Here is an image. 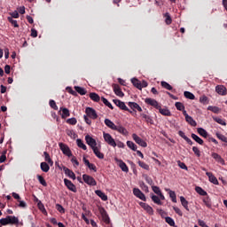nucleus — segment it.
<instances>
[{"label": "nucleus", "instance_id": "13d9d810", "mask_svg": "<svg viewBox=\"0 0 227 227\" xmlns=\"http://www.w3.org/2000/svg\"><path fill=\"white\" fill-rule=\"evenodd\" d=\"M49 104L51 109H54V111H58V105H56V101L51 99Z\"/></svg>", "mask_w": 227, "mask_h": 227}, {"label": "nucleus", "instance_id": "6e6d98bb", "mask_svg": "<svg viewBox=\"0 0 227 227\" xmlns=\"http://www.w3.org/2000/svg\"><path fill=\"white\" fill-rule=\"evenodd\" d=\"M165 221L168 224H169V226H175V220H173V218L167 216Z\"/></svg>", "mask_w": 227, "mask_h": 227}, {"label": "nucleus", "instance_id": "680f3d73", "mask_svg": "<svg viewBox=\"0 0 227 227\" xmlns=\"http://www.w3.org/2000/svg\"><path fill=\"white\" fill-rule=\"evenodd\" d=\"M145 180L149 185H153V180L152 179V177L148 176V175L145 176Z\"/></svg>", "mask_w": 227, "mask_h": 227}, {"label": "nucleus", "instance_id": "774afa93", "mask_svg": "<svg viewBox=\"0 0 227 227\" xmlns=\"http://www.w3.org/2000/svg\"><path fill=\"white\" fill-rule=\"evenodd\" d=\"M173 210H174V212H176V214H177V215H180V217H182V215H184V213H182V210H180L178 207H174Z\"/></svg>", "mask_w": 227, "mask_h": 227}, {"label": "nucleus", "instance_id": "7ed1b4c3", "mask_svg": "<svg viewBox=\"0 0 227 227\" xmlns=\"http://www.w3.org/2000/svg\"><path fill=\"white\" fill-rule=\"evenodd\" d=\"M82 180L87 184V185H91V186L97 185V181L95 180V178H93V176L88 174L82 175Z\"/></svg>", "mask_w": 227, "mask_h": 227}, {"label": "nucleus", "instance_id": "c85d7f7f", "mask_svg": "<svg viewBox=\"0 0 227 227\" xmlns=\"http://www.w3.org/2000/svg\"><path fill=\"white\" fill-rule=\"evenodd\" d=\"M203 203L207 208H212V200H210V197L206 195V197L203 198Z\"/></svg>", "mask_w": 227, "mask_h": 227}, {"label": "nucleus", "instance_id": "c756f323", "mask_svg": "<svg viewBox=\"0 0 227 227\" xmlns=\"http://www.w3.org/2000/svg\"><path fill=\"white\" fill-rule=\"evenodd\" d=\"M141 116L146 121V123H150V125H153V119H152L150 115H147L146 114H142Z\"/></svg>", "mask_w": 227, "mask_h": 227}, {"label": "nucleus", "instance_id": "39448f33", "mask_svg": "<svg viewBox=\"0 0 227 227\" xmlns=\"http://www.w3.org/2000/svg\"><path fill=\"white\" fill-rule=\"evenodd\" d=\"M113 102L114 104H115V106H117V107H120L122 111H128V113L132 114V111H130V109L127 107V106L125 105V102L120 99H113Z\"/></svg>", "mask_w": 227, "mask_h": 227}, {"label": "nucleus", "instance_id": "ddd939ff", "mask_svg": "<svg viewBox=\"0 0 227 227\" xmlns=\"http://www.w3.org/2000/svg\"><path fill=\"white\" fill-rule=\"evenodd\" d=\"M139 205L149 215H153V207L145 202H139Z\"/></svg>", "mask_w": 227, "mask_h": 227}, {"label": "nucleus", "instance_id": "37998d69", "mask_svg": "<svg viewBox=\"0 0 227 227\" xmlns=\"http://www.w3.org/2000/svg\"><path fill=\"white\" fill-rule=\"evenodd\" d=\"M192 139L196 141V143H198L199 145H203V139H201L200 137H198V135L194 133L192 134Z\"/></svg>", "mask_w": 227, "mask_h": 227}, {"label": "nucleus", "instance_id": "69168bd1", "mask_svg": "<svg viewBox=\"0 0 227 227\" xmlns=\"http://www.w3.org/2000/svg\"><path fill=\"white\" fill-rule=\"evenodd\" d=\"M9 15H11V18L12 19H19L20 15H19V12L14 11L13 12H10Z\"/></svg>", "mask_w": 227, "mask_h": 227}, {"label": "nucleus", "instance_id": "79ce46f5", "mask_svg": "<svg viewBox=\"0 0 227 227\" xmlns=\"http://www.w3.org/2000/svg\"><path fill=\"white\" fill-rule=\"evenodd\" d=\"M74 90L79 95H86L87 91L82 87L74 86Z\"/></svg>", "mask_w": 227, "mask_h": 227}, {"label": "nucleus", "instance_id": "b1692460", "mask_svg": "<svg viewBox=\"0 0 227 227\" xmlns=\"http://www.w3.org/2000/svg\"><path fill=\"white\" fill-rule=\"evenodd\" d=\"M114 130H116L117 132L122 134L123 136H127V134H129L127 129H125L123 126H115V129Z\"/></svg>", "mask_w": 227, "mask_h": 227}, {"label": "nucleus", "instance_id": "e433bc0d", "mask_svg": "<svg viewBox=\"0 0 227 227\" xmlns=\"http://www.w3.org/2000/svg\"><path fill=\"white\" fill-rule=\"evenodd\" d=\"M60 111H62V118H68V116H70V110H68V108H60Z\"/></svg>", "mask_w": 227, "mask_h": 227}, {"label": "nucleus", "instance_id": "0e129e2a", "mask_svg": "<svg viewBox=\"0 0 227 227\" xmlns=\"http://www.w3.org/2000/svg\"><path fill=\"white\" fill-rule=\"evenodd\" d=\"M18 207L20 208H26L27 207V204L24 200H18Z\"/></svg>", "mask_w": 227, "mask_h": 227}, {"label": "nucleus", "instance_id": "7c9ffc66", "mask_svg": "<svg viewBox=\"0 0 227 227\" xmlns=\"http://www.w3.org/2000/svg\"><path fill=\"white\" fill-rule=\"evenodd\" d=\"M41 169L43 173H49L51 167L47 162H41Z\"/></svg>", "mask_w": 227, "mask_h": 227}, {"label": "nucleus", "instance_id": "1a4fd4ad", "mask_svg": "<svg viewBox=\"0 0 227 227\" xmlns=\"http://www.w3.org/2000/svg\"><path fill=\"white\" fill-rule=\"evenodd\" d=\"M100 215L102 217V221L106 223V224H111V218H109V215H107V211H106V209L104 207H102L100 210Z\"/></svg>", "mask_w": 227, "mask_h": 227}, {"label": "nucleus", "instance_id": "4be33fe9", "mask_svg": "<svg viewBox=\"0 0 227 227\" xmlns=\"http://www.w3.org/2000/svg\"><path fill=\"white\" fill-rule=\"evenodd\" d=\"M131 82H132L133 86H135V88H137V90H143V85L141 83V81H139L138 79L132 78Z\"/></svg>", "mask_w": 227, "mask_h": 227}, {"label": "nucleus", "instance_id": "6e6552de", "mask_svg": "<svg viewBox=\"0 0 227 227\" xmlns=\"http://www.w3.org/2000/svg\"><path fill=\"white\" fill-rule=\"evenodd\" d=\"M145 102L147 104V106H152V107H155V109H160V105L159 102L152 98H146Z\"/></svg>", "mask_w": 227, "mask_h": 227}, {"label": "nucleus", "instance_id": "dca6fc26", "mask_svg": "<svg viewBox=\"0 0 227 227\" xmlns=\"http://www.w3.org/2000/svg\"><path fill=\"white\" fill-rule=\"evenodd\" d=\"M63 171L65 175H67V176H69V178L75 180V173H74V171H72L70 168L63 167Z\"/></svg>", "mask_w": 227, "mask_h": 227}, {"label": "nucleus", "instance_id": "9d476101", "mask_svg": "<svg viewBox=\"0 0 227 227\" xmlns=\"http://www.w3.org/2000/svg\"><path fill=\"white\" fill-rule=\"evenodd\" d=\"M85 141L89 146H90L91 150L97 148V140L91 137L90 135L85 136Z\"/></svg>", "mask_w": 227, "mask_h": 227}, {"label": "nucleus", "instance_id": "3c124183", "mask_svg": "<svg viewBox=\"0 0 227 227\" xmlns=\"http://www.w3.org/2000/svg\"><path fill=\"white\" fill-rule=\"evenodd\" d=\"M175 106L177 111H184V109H185V106H184L182 102H176Z\"/></svg>", "mask_w": 227, "mask_h": 227}, {"label": "nucleus", "instance_id": "393cba45", "mask_svg": "<svg viewBox=\"0 0 227 227\" xmlns=\"http://www.w3.org/2000/svg\"><path fill=\"white\" fill-rule=\"evenodd\" d=\"M180 201H181V205L184 207V208H185V210H187V212H189V201H187V200H185V197L181 196Z\"/></svg>", "mask_w": 227, "mask_h": 227}, {"label": "nucleus", "instance_id": "cd10ccee", "mask_svg": "<svg viewBox=\"0 0 227 227\" xmlns=\"http://www.w3.org/2000/svg\"><path fill=\"white\" fill-rule=\"evenodd\" d=\"M89 97L90 100H93V102H100V96L95 92H90Z\"/></svg>", "mask_w": 227, "mask_h": 227}, {"label": "nucleus", "instance_id": "c03bdc74", "mask_svg": "<svg viewBox=\"0 0 227 227\" xmlns=\"http://www.w3.org/2000/svg\"><path fill=\"white\" fill-rule=\"evenodd\" d=\"M43 155H44V160H46V162H48V164H51L52 166V164H54V162L52 161V159H51V155H49V153L44 152Z\"/></svg>", "mask_w": 227, "mask_h": 227}, {"label": "nucleus", "instance_id": "f704fd0d", "mask_svg": "<svg viewBox=\"0 0 227 227\" xmlns=\"http://www.w3.org/2000/svg\"><path fill=\"white\" fill-rule=\"evenodd\" d=\"M197 132L198 134H200V136H201L202 137H208V132H207L205 130V129L203 128H199L197 129Z\"/></svg>", "mask_w": 227, "mask_h": 227}, {"label": "nucleus", "instance_id": "20e7f679", "mask_svg": "<svg viewBox=\"0 0 227 227\" xmlns=\"http://www.w3.org/2000/svg\"><path fill=\"white\" fill-rule=\"evenodd\" d=\"M59 146L64 155H67V157H72V151L70 150V147H68V145L63 143H59Z\"/></svg>", "mask_w": 227, "mask_h": 227}, {"label": "nucleus", "instance_id": "58836bf2", "mask_svg": "<svg viewBox=\"0 0 227 227\" xmlns=\"http://www.w3.org/2000/svg\"><path fill=\"white\" fill-rule=\"evenodd\" d=\"M185 120H186L187 123H189V125H191L192 127H196V125H198L196 121H194V119H192L191 117V115L187 116V118Z\"/></svg>", "mask_w": 227, "mask_h": 227}, {"label": "nucleus", "instance_id": "4c0bfd02", "mask_svg": "<svg viewBox=\"0 0 227 227\" xmlns=\"http://www.w3.org/2000/svg\"><path fill=\"white\" fill-rule=\"evenodd\" d=\"M164 18H165V22L167 26H169L171 22H173V20L171 19V15L169 14V12H166L164 14Z\"/></svg>", "mask_w": 227, "mask_h": 227}, {"label": "nucleus", "instance_id": "49530a36", "mask_svg": "<svg viewBox=\"0 0 227 227\" xmlns=\"http://www.w3.org/2000/svg\"><path fill=\"white\" fill-rule=\"evenodd\" d=\"M160 84H161L162 88H164L165 90H168V91L173 90V86H171L167 82H161Z\"/></svg>", "mask_w": 227, "mask_h": 227}, {"label": "nucleus", "instance_id": "aec40b11", "mask_svg": "<svg viewBox=\"0 0 227 227\" xmlns=\"http://www.w3.org/2000/svg\"><path fill=\"white\" fill-rule=\"evenodd\" d=\"M128 106H129V107H130V109H133V111H134V109H137V111H138V113L143 112V108H141L139 106V105L136 102H129Z\"/></svg>", "mask_w": 227, "mask_h": 227}, {"label": "nucleus", "instance_id": "ea45409f", "mask_svg": "<svg viewBox=\"0 0 227 227\" xmlns=\"http://www.w3.org/2000/svg\"><path fill=\"white\" fill-rule=\"evenodd\" d=\"M76 144L78 148H82V150H88V147L86 145H84V142H82L80 138L76 140Z\"/></svg>", "mask_w": 227, "mask_h": 227}, {"label": "nucleus", "instance_id": "f3484780", "mask_svg": "<svg viewBox=\"0 0 227 227\" xmlns=\"http://www.w3.org/2000/svg\"><path fill=\"white\" fill-rule=\"evenodd\" d=\"M215 91L216 93H218V95H222V96H224L226 95V87H224V85H217L215 87Z\"/></svg>", "mask_w": 227, "mask_h": 227}, {"label": "nucleus", "instance_id": "4d7b16f0", "mask_svg": "<svg viewBox=\"0 0 227 227\" xmlns=\"http://www.w3.org/2000/svg\"><path fill=\"white\" fill-rule=\"evenodd\" d=\"M67 123H68L69 125H77V119H75L74 117L67 119Z\"/></svg>", "mask_w": 227, "mask_h": 227}, {"label": "nucleus", "instance_id": "052dcab7", "mask_svg": "<svg viewBox=\"0 0 227 227\" xmlns=\"http://www.w3.org/2000/svg\"><path fill=\"white\" fill-rule=\"evenodd\" d=\"M56 209L60 214H65V207H63V206H61V204H56Z\"/></svg>", "mask_w": 227, "mask_h": 227}, {"label": "nucleus", "instance_id": "e2e57ef3", "mask_svg": "<svg viewBox=\"0 0 227 227\" xmlns=\"http://www.w3.org/2000/svg\"><path fill=\"white\" fill-rule=\"evenodd\" d=\"M152 190L155 194H157V196H159V194L162 192H160V188H159V186H152Z\"/></svg>", "mask_w": 227, "mask_h": 227}, {"label": "nucleus", "instance_id": "bb28decb", "mask_svg": "<svg viewBox=\"0 0 227 227\" xmlns=\"http://www.w3.org/2000/svg\"><path fill=\"white\" fill-rule=\"evenodd\" d=\"M105 125H106V127H108V129H111L112 130H114L116 129L114 122H113L109 119H105Z\"/></svg>", "mask_w": 227, "mask_h": 227}, {"label": "nucleus", "instance_id": "a19ab883", "mask_svg": "<svg viewBox=\"0 0 227 227\" xmlns=\"http://www.w3.org/2000/svg\"><path fill=\"white\" fill-rule=\"evenodd\" d=\"M196 192H198V194H200V196H207V193L205 190H203V188L197 186L195 188Z\"/></svg>", "mask_w": 227, "mask_h": 227}, {"label": "nucleus", "instance_id": "4468645a", "mask_svg": "<svg viewBox=\"0 0 227 227\" xmlns=\"http://www.w3.org/2000/svg\"><path fill=\"white\" fill-rule=\"evenodd\" d=\"M206 175L211 184H214V185H219V181L217 180V177H215V176H214L212 172H206Z\"/></svg>", "mask_w": 227, "mask_h": 227}, {"label": "nucleus", "instance_id": "5701e85b", "mask_svg": "<svg viewBox=\"0 0 227 227\" xmlns=\"http://www.w3.org/2000/svg\"><path fill=\"white\" fill-rule=\"evenodd\" d=\"M158 111L160 114H162L163 116H171V111H169V109L168 108H162L160 106V108H158Z\"/></svg>", "mask_w": 227, "mask_h": 227}, {"label": "nucleus", "instance_id": "a878e982", "mask_svg": "<svg viewBox=\"0 0 227 227\" xmlns=\"http://www.w3.org/2000/svg\"><path fill=\"white\" fill-rule=\"evenodd\" d=\"M95 194H97V196H98V198H101V200L103 201H107V195H106V193H104L102 191L96 190Z\"/></svg>", "mask_w": 227, "mask_h": 227}, {"label": "nucleus", "instance_id": "423d86ee", "mask_svg": "<svg viewBox=\"0 0 227 227\" xmlns=\"http://www.w3.org/2000/svg\"><path fill=\"white\" fill-rule=\"evenodd\" d=\"M132 139L135 140V143H137V145L142 146V148H146V146H148V144H146V142L143 140L141 137H139V136H137V134L136 133L132 135Z\"/></svg>", "mask_w": 227, "mask_h": 227}, {"label": "nucleus", "instance_id": "0eeeda50", "mask_svg": "<svg viewBox=\"0 0 227 227\" xmlns=\"http://www.w3.org/2000/svg\"><path fill=\"white\" fill-rule=\"evenodd\" d=\"M85 113L87 116L91 120H97V118H98V114H97V111L91 107H87L85 109Z\"/></svg>", "mask_w": 227, "mask_h": 227}, {"label": "nucleus", "instance_id": "72a5a7b5", "mask_svg": "<svg viewBox=\"0 0 227 227\" xmlns=\"http://www.w3.org/2000/svg\"><path fill=\"white\" fill-rule=\"evenodd\" d=\"M151 200L155 203L156 205H162V201H160V199L157 195H151Z\"/></svg>", "mask_w": 227, "mask_h": 227}, {"label": "nucleus", "instance_id": "2f4dec72", "mask_svg": "<svg viewBox=\"0 0 227 227\" xmlns=\"http://www.w3.org/2000/svg\"><path fill=\"white\" fill-rule=\"evenodd\" d=\"M127 146L130 148L133 152H137V145L132 141H127Z\"/></svg>", "mask_w": 227, "mask_h": 227}, {"label": "nucleus", "instance_id": "2eb2a0df", "mask_svg": "<svg viewBox=\"0 0 227 227\" xmlns=\"http://www.w3.org/2000/svg\"><path fill=\"white\" fill-rule=\"evenodd\" d=\"M211 157L216 160V162H219V164H222L224 166V159L221 157L217 153H212Z\"/></svg>", "mask_w": 227, "mask_h": 227}, {"label": "nucleus", "instance_id": "bf43d9fd", "mask_svg": "<svg viewBox=\"0 0 227 227\" xmlns=\"http://www.w3.org/2000/svg\"><path fill=\"white\" fill-rule=\"evenodd\" d=\"M192 152L194 153V154L197 157H201V152L200 151V149L197 146L192 147Z\"/></svg>", "mask_w": 227, "mask_h": 227}, {"label": "nucleus", "instance_id": "603ef678", "mask_svg": "<svg viewBox=\"0 0 227 227\" xmlns=\"http://www.w3.org/2000/svg\"><path fill=\"white\" fill-rule=\"evenodd\" d=\"M7 20L12 24V26H13V27H19V23L17 22V20L12 19V17H8Z\"/></svg>", "mask_w": 227, "mask_h": 227}, {"label": "nucleus", "instance_id": "de8ad7c7", "mask_svg": "<svg viewBox=\"0 0 227 227\" xmlns=\"http://www.w3.org/2000/svg\"><path fill=\"white\" fill-rule=\"evenodd\" d=\"M184 95L185 97V98H189V100H194V98H196V97L194 96V94H192L190 91H184Z\"/></svg>", "mask_w": 227, "mask_h": 227}, {"label": "nucleus", "instance_id": "c9c22d12", "mask_svg": "<svg viewBox=\"0 0 227 227\" xmlns=\"http://www.w3.org/2000/svg\"><path fill=\"white\" fill-rule=\"evenodd\" d=\"M207 111H211L212 113H215V114H219V113H221V108H219L218 106H209L207 107Z\"/></svg>", "mask_w": 227, "mask_h": 227}, {"label": "nucleus", "instance_id": "09e8293b", "mask_svg": "<svg viewBox=\"0 0 227 227\" xmlns=\"http://www.w3.org/2000/svg\"><path fill=\"white\" fill-rule=\"evenodd\" d=\"M37 180L39 181V183L41 184V185H43V187H47V182L45 181V179L43 178V176L37 175Z\"/></svg>", "mask_w": 227, "mask_h": 227}, {"label": "nucleus", "instance_id": "6ab92c4d", "mask_svg": "<svg viewBox=\"0 0 227 227\" xmlns=\"http://www.w3.org/2000/svg\"><path fill=\"white\" fill-rule=\"evenodd\" d=\"M116 161L119 162V167L121 168V171L124 173H129V167L123 160H116Z\"/></svg>", "mask_w": 227, "mask_h": 227}, {"label": "nucleus", "instance_id": "8fccbe9b", "mask_svg": "<svg viewBox=\"0 0 227 227\" xmlns=\"http://www.w3.org/2000/svg\"><path fill=\"white\" fill-rule=\"evenodd\" d=\"M101 100H102L103 104H105V106H106V107H109V109H114V107H113V105L106 98L102 97Z\"/></svg>", "mask_w": 227, "mask_h": 227}, {"label": "nucleus", "instance_id": "9b49d317", "mask_svg": "<svg viewBox=\"0 0 227 227\" xmlns=\"http://www.w3.org/2000/svg\"><path fill=\"white\" fill-rule=\"evenodd\" d=\"M133 194L136 196V198H138L142 201H146V196H145V193H143L139 188H134Z\"/></svg>", "mask_w": 227, "mask_h": 227}, {"label": "nucleus", "instance_id": "a18cd8bd", "mask_svg": "<svg viewBox=\"0 0 227 227\" xmlns=\"http://www.w3.org/2000/svg\"><path fill=\"white\" fill-rule=\"evenodd\" d=\"M214 121H216V123H219V125H223V127H226V121L219 117H213Z\"/></svg>", "mask_w": 227, "mask_h": 227}, {"label": "nucleus", "instance_id": "864d4df0", "mask_svg": "<svg viewBox=\"0 0 227 227\" xmlns=\"http://www.w3.org/2000/svg\"><path fill=\"white\" fill-rule=\"evenodd\" d=\"M216 137L220 139V141H223V143H227V137L226 136L221 134V133H216Z\"/></svg>", "mask_w": 227, "mask_h": 227}, {"label": "nucleus", "instance_id": "412c9836", "mask_svg": "<svg viewBox=\"0 0 227 227\" xmlns=\"http://www.w3.org/2000/svg\"><path fill=\"white\" fill-rule=\"evenodd\" d=\"M92 152L94 153V155H96V157H98V159H104V153L100 152V149L98 148V146L94 147L92 149Z\"/></svg>", "mask_w": 227, "mask_h": 227}, {"label": "nucleus", "instance_id": "f257e3e1", "mask_svg": "<svg viewBox=\"0 0 227 227\" xmlns=\"http://www.w3.org/2000/svg\"><path fill=\"white\" fill-rule=\"evenodd\" d=\"M0 224L1 226H8V224L17 225L19 224V217L15 215H7L5 218L0 219Z\"/></svg>", "mask_w": 227, "mask_h": 227}, {"label": "nucleus", "instance_id": "473e14b6", "mask_svg": "<svg viewBox=\"0 0 227 227\" xmlns=\"http://www.w3.org/2000/svg\"><path fill=\"white\" fill-rule=\"evenodd\" d=\"M137 164L142 169H145L146 171H150V166L146 164L145 161L138 160Z\"/></svg>", "mask_w": 227, "mask_h": 227}, {"label": "nucleus", "instance_id": "f03ea898", "mask_svg": "<svg viewBox=\"0 0 227 227\" xmlns=\"http://www.w3.org/2000/svg\"><path fill=\"white\" fill-rule=\"evenodd\" d=\"M103 137L106 143H107L110 146H113L114 148H115V146L117 145L116 141H114V138H113L111 134L103 132Z\"/></svg>", "mask_w": 227, "mask_h": 227}, {"label": "nucleus", "instance_id": "f8f14e48", "mask_svg": "<svg viewBox=\"0 0 227 227\" xmlns=\"http://www.w3.org/2000/svg\"><path fill=\"white\" fill-rule=\"evenodd\" d=\"M64 184L69 191H71L72 192H77V188L75 187V184L72 183V181L68 179H64Z\"/></svg>", "mask_w": 227, "mask_h": 227}, {"label": "nucleus", "instance_id": "5fc2aeb1", "mask_svg": "<svg viewBox=\"0 0 227 227\" xmlns=\"http://www.w3.org/2000/svg\"><path fill=\"white\" fill-rule=\"evenodd\" d=\"M37 207L39 208V210H41V212L44 215H47V210L45 209V206H43V204L42 202H39L37 204Z\"/></svg>", "mask_w": 227, "mask_h": 227}, {"label": "nucleus", "instance_id": "a211bd4d", "mask_svg": "<svg viewBox=\"0 0 227 227\" xmlns=\"http://www.w3.org/2000/svg\"><path fill=\"white\" fill-rule=\"evenodd\" d=\"M113 88H114V91L115 95H117V97H124L125 96L123 91H121V88H120V85L114 84Z\"/></svg>", "mask_w": 227, "mask_h": 227}, {"label": "nucleus", "instance_id": "338daca9", "mask_svg": "<svg viewBox=\"0 0 227 227\" xmlns=\"http://www.w3.org/2000/svg\"><path fill=\"white\" fill-rule=\"evenodd\" d=\"M140 187L145 192H149L148 185H146L145 183H141Z\"/></svg>", "mask_w": 227, "mask_h": 227}]
</instances>
